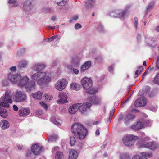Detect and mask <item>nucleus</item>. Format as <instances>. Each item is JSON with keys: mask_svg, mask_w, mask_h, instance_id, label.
Listing matches in <instances>:
<instances>
[{"mask_svg": "<svg viewBox=\"0 0 159 159\" xmlns=\"http://www.w3.org/2000/svg\"><path fill=\"white\" fill-rule=\"evenodd\" d=\"M45 97L46 99L47 100H51L52 98V97L50 94H46L45 96Z\"/></svg>", "mask_w": 159, "mask_h": 159, "instance_id": "obj_50", "label": "nucleus"}, {"mask_svg": "<svg viewBox=\"0 0 159 159\" xmlns=\"http://www.w3.org/2000/svg\"><path fill=\"white\" fill-rule=\"evenodd\" d=\"M69 0H63L61 2H57V4L58 5L61 6H65L68 2Z\"/></svg>", "mask_w": 159, "mask_h": 159, "instance_id": "obj_39", "label": "nucleus"}, {"mask_svg": "<svg viewBox=\"0 0 159 159\" xmlns=\"http://www.w3.org/2000/svg\"><path fill=\"white\" fill-rule=\"evenodd\" d=\"M115 111V109H112V110H111V111H110L109 118L108 119H107L105 121H106V122H108V121H109V122H110L111 121V119H112V116H113V115Z\"/></svg>", "mask_w": 159, "mask_h": 159, "instance_id": "obj_35", "label": "nucleus"}, {"mask_svg": "<svg viewBox=\"0 0 159 159\" xmlns=\"http://www.w3.org/2000/svg\"><path fill=\"white\" fill-rule=\"evenodd\" d=\"M58 139L57 135L51 136L48 138V141L50 142L55 141Z\"/></svg>", "mask_w": 159, "mask_h": 159, "instance_id": "obj_37", "label": "nucleus"}, {"mask_svg": "<svg viewBox=\"0 0 159 159\" xmlns=\"http://www.w3.org/2000/svg\"><path fill=\"white\" fill-rule=\"evenodd\" d=\"M10 70L11 72H14L16 71V67L15 66H13L10 68Z\"/></svg>", "mask_w": 159, "mask_h": 159, "instance_id": "obj_61", "label": "nucleus"}, {"mask_svg": "<svg viewBox=\"0 0 159 159\" xmlns=\"http://www.w3.org/2000/svg\"><path fill=\"white\" fill-rule=\"evenodd\" d=\"M97 90L94 89H91L86 91V92L90 94H93L96 93Z\"/></svg>", "mask_w": 159, "mask_h": 159, "instance_id": "obj_40", "label": "nucleus"}, {"mask_svg": "<svg viewBox=\"0 0 159 159\" xmlns=\"http://www.w3.org/2000/svg\"><path fill=\"white\" fill-rule=\"evenodd\" d=\"M141 154L143 156H144L146 157H152V154L151 153H149L146 152H143L141 153Z\"/></svg>", "mask_w": 159, "mask_h": 159, "instance_id": "obj_42", "label": "nucleus"}, {"mask_svg": "<svg viewBox=\"0 0 159 159\" xmlns=\"http://www.w3.org/2000/svg\"><path fill=\"white\" fill-rule=\"evenodd\" d=\"M67 81L66 79L63 78L59 80L55 84L56 88L59 91L63 90L66 86Z\"/></svg>", "mask_w": 159, "mask_h": 159, "instance_id": "obj_6", "label": "nucleus"}, {"mask_svg": "<svg viewBox=\"0 0 159 159\" xmlns=\"http://www.w3.org/2000/svg\"><path fill=\"white\" fill-rule=\"evenodd\" d=\"M57 37V35H55L51 37L50 38H48L47 39H46L45 40L46 42H50L51 41L55 39H56Z\"/></svg>", "mask_w": 159, "mask_h": 159, "instance_id": "obj_46", "label": "nucleus"}, {"mask_svg": "<svg viewBox=\"0 0 159 159\" xmlns=\"http://www.w3.org/2000/svg\"><path fill=\"white\" fill-rule=\"evenodd\" d=\"M95 59L99 62H101L102 61V58L101 56H98L96 57Z\"/></svg>", "mask_w": 159, "mask_h": 159, "instance_id": "obj_54", "label": "nucleus"}, {"mask_svg": "<svg viewBox=\"0 0 159 159\" xmlns=\"http://www.w3.org/2000/svg\"><path fill=\"white\" fill-rule=\"evenodd\" d=\"M38 115H41L43 113V111L40 109H38L36 111Z\"/></svg>", "mask_w": 159, "mask_h": 159, "instance_id": "obj_60", "label": "nucleus"}, {"mask_svg": "<svg viewBox=\"0 0 159 159\" xmlns=\"http://www.w3.org/2000/svg\"><path fill=\"white\" fill-rule=\"evenodd\" d=\"M109 14L110 16L115 18H118V9L113 10L110 11Z\"/></svg>", "mask_w": 159, "mask_h": 159, "instance_id": "obj_33", "label": "nucleus"}, {"mask_svg": "<svg viewBox=\"0 0 159 159\" xmlns=\"http://www.w3.org/2000/svg\"><path fill=\"white\" fill-rule=\"evenodd\" d=\"M122 140L124 144L126 146H129V135L127 134L123 137Z\"/></svg>", "mask_w": 159, "mask_h": 159, "instance_id": "obj_26", "label": "nucleus"}, {"mask_svg": "<svg viewBox=\"0 0 159 159\" xmlns=\"http://www.w3.org/2000/svg\"><path fill=\"white\" fill-rule=\"evenodd\" d=\"M28 61L26 60H23L19 62L18 66L20 68H25L27 66Z\"/></svg>", "mask_w": 159, "mask_h": 159, "instance_id": "obj_30", "label": "nucleus"}, {"mask_svg": "<svg viewBox=\"0 0 159 159\" xmlns=\"http://www.w3.org/2000/svg\"><path fill=\"white\" fill-rule=\"evenodd\" d=\"M73 72L75 74L77 75L78 74L79 72V70L78 69L75 68L73 69Z\"/></svg>", "mask_w": 159, "mask_h": 159, "instance_id": "obj_58", "label": "nucleus"}, {"mask_svg": "<svg viewBox=\"0 0 159 159\" xmlns=\"http://www.w3.org/2000/svg\"><path fill=\"white\" fill-rule=\"evenodd\" d=\"M29 80V78L27 76H25L21 78L17 83L18 86L21 87H25V85Z\"/></svg>", "mask_w": 159, "mask_h": 159, "instance_id": "obj_18", "label": "nucleus"}, {"mask_svg": "<svg viewBox=\"0 0 159 159\" xmlns=\"http://www.w3.org/2000/svg\"><path fill=\"white\" fill-rule=\"evenodd\" d=\"M78 18L79 17L78 16L75 15L72 17V19L71 20H70V22H72L73 21H75L78 19Z\"/></svg>", "mask_w": 159, "mask_h": 159, "instance_id": "obj_53", "label": "nucleus"}, {"mask_svg": "<svg viewBox=\"0 0 159 159\" xmlns=\"http://www.w3.org/2000/svg\"><path fill=\"white\" fill-rule=\"evenodd\" d=\"M129 9V6L127 5L125 9H118V18L124 19L126 16L127 13Z\"/></svg>", "mask_w": 159, "mask_h": 159, "instance_id": "obj_11", "label": "nucleus"}, {"mask_svg": "<svg viewBox=\"0 0 159 159\" xmlns=\"http://www.w3.org/2000/svg\"><path fill=\"white\" fill-rule=\"evenodd\" d=\"M69 159H76L78 157V154L76 151L74 150H71L69 153Z\"/></svg>", "mask_w": 159, "mask_h": 159, "instance_id": "obj_27", "label": "nucleus"}, {"mask_svg": "<svg viewBox=\"0 0 159 159\" xmlns=\"http://www.w3.org/2000/svg\"><path fill=\"white\" fill-rule=\"evenodd\" d=\"M4 97L12 102L11 98V91L9 90H6L5 92Z\"/></svg>", "mask_w": 159, "mask_h": 159, "instance_id": "obj_31", "label": "nucleus"}, {"mask_svg": "<svg viewBox=\"0 0 159 159\" xmlns=\"http://www.w3.org/2000/svg\"><path fill=\"white\" fill-rule=\"evenodd\" d=\"M63 157V153L60 152H57L55 155V159H62Z\"/></svg>", "mask_w": 159, "mask_h": 159, "instance_id": "obj_34", "label": "nucleus"}, {"mask_svg": "<svg viewBox=\"0 0 159 159\" xmlns=\"http://www.w3.org/2000/svg\"><path fill=\"white\" fill-rule=\"evenodd\" d=\"M135 117V116L132 114H130V121L133 120Z\"/></svg>", "mask_w": 159, "mask_h": 159, "instance_id": "obj_59", "label": "nucleus"}, {"mask_svg": "<svg viewBox=\"0 0 159 159\" xmlns=\"http://www.w3.org/2000/svg\"><path fill=\"white\" fill-rule=\"evenodd\" d=\"M40 104L43 107L44 109L47 110L48 108V107L47 105L44 103L43 102H40Z\"/></svg>", "mask_w": 159, "mask_h": 159, "instance_id": "obj_51", "label": "nucleus"}, {"mask_svg": "<svg viewBox=\"0 0 159 159\" xmlns=\"http://www.w3.org/2000/svg\"><path fill=\"white\" fill-rule=\"evenodd\" d=\"M113 65H111V66H110L108 68V71L111 73H112L113 72Z\"/></svg>", "mask_w": 159, "mask_h": 159, "instance_id": "obj_56", "label": "nucleus"}, {"mask_svg": "<svg viewBox=\"0 0 159 159\" xmlns=\"http://www.w3.org/2000/svg\"><path fill=\"white\" fill-rule=\"evenodd\" d=\"M42 93L41 92L38 91L36 93H33L32 95L35 99L40 100L42 98Z\"/></svg>", "mask_w": 159, "mask_h": 159, "instance_id": "obj_29", "label": "nucleus"}, {"mask_svg": "<svg viewBox=\"0 0 159 159\" xmlns=\"http://www.w3.org/2000/svg\"><path fill=\"white\" fill-rule=\"evenodd\" d=\"M140 156L139 155H135L133 157L132 159H139Z\"/></svg>", "mask_w": 159, "mask_h": 159, "instance_id": "obj_63", "label": "nucleus"}, {"mask_svg": "<svg viewBox=\"0 0 159 159\" xmlns=\"http://www.w3.org/2000/svg\"><path fill=\"white\" fill-rule=\"evenodd\" d=\"M76 142L75 138L73 136L70 137V144L71 146H73L75 145Z\"/></svg>", "mask_w": 159, "mask_h": 159, "instance_id": "obj_38", "label": "nucleus"}, {"mask_svg": "<svg viewBox=\"0 0 159 159\" xmlns=\"http://www.w3.org/2000/svg\"><path fill=\"white\" fill-rule=\"evenodd\" d=\"M25 52V49L24 48L21 49L19 52V53L22 54H24Z\"/></svg>", "mask_w": 159, "mask_h": 159, "instance_id": "obj_57", "label": "nucleus"}, {"mask_svg": "<svg viewBox=\"0 0 159 159\" xmlns=\"http://www.w3.org/2000/svg\"><path fill=\"white\" fill-rule=\"evenodd\" d=\"M27 99V96L25 93L20 91H16L13 98L14 101L17 102H22Z\"/></svg>", "mask_w": 159, "mask_h": 159, "instance_id": "obj_4", "label": "nucleus"}, {"mask_svg": "<svg viewBox=\"0 0 159 159\" xmlns=\"http://www.w3.org/2000/svg\"><path fill=\"white\" fill-rule=\"evenodd\" d=\"M138 139V138L137 136L130 135V146L133 145L134 142Z\"/></svg>", "mask_w": 159, "mask_h": 159, "instance_id": "obj_32", "label": "nucleus"}, {"mask_svg": "<svg viewBox=\"0 0 159 159\" xmlns=\"http://www.w3.org/2000/svg\"><path fill=\"white\" fill-rule=\"evenodd\" d=\"M154 3L153 2H151L148 6L147 7V10H148L152 9L153 8V7L154 5Z\"/></svg>", "mask_w": 159, "mask_h": 159, "instance_id": "obj_49", "label": "nucleus"}, {"mask_svg": "<svg viewBox=\"0 0 159 159\" xmlns=\"http://www.w3.org/2000/svg\"><path fill=\"white\" fill-rule=\"evenodd\" d=\"M78 109L79 111L83 114H86L88 111L89 108L91 106V103L89 102H85L83 104L79 103Z\"/></svg>", "mask_w": 159, "mask_h": 159, "instance_id": "obj_7", "label": "nucleus"}, {"mask_svg": "<svg viewBox=\"0 0 159 159\" xmlns=\"http://www.w3.org/2000/svg\"><path fill=\"white\" fill-rule=\"evenodd\" d=\"M143 70V66H141L139 67V69L137 70L135 72V77L139 76Z\"/></svg>", "mask_w": 159, "mask_h": 159, "instance_id": "obj_36", "label": "nucleus"}, {"mask_svg": "<svg viewBox=\"0 0 159 159\" xmlns=\"http://www.w3.org/2000/svg\"><path fill=\"white\" fill-rule=\"evenodd\" d=\"M157 67L159 69V57L157 58V64H156Z\"/></svg>", "mask_w": 159, "mask_h": 159, "instance_id": "obj_64", "label": "nucleus"}, {"mask_svg": "<svg viewBox=\"0 0 159 159\" xmlns=\"http://www.w3.org/2000/svg\"><path fill=\"white\" fill-rule=\"evenodd\" d=\"M71 131L77 139L83 140L87 134L86 129L82 125L74 123L71 126Z\"/></svg>", "mask_w": 159, "mask_h": 159, "instance_id": "obj_2", "label": "nucleus"}, {"mask_svg": "<svg viewBox=\"0 0 159 159\" xmlns=\"http://www.w3.org/2000/svg\"><path fill=\"white\" fill-rule=\"evenodd\" d=\"M21 78V75L20 73H15L13 72L10 73L8 75V78L9 80L12 83L16 84Z\"/></svg>", "mask_w": 159, "mask_h": 159, "instance_id": "obj_8", "label": "nucleus"}, {"mask_svg": "<svg viewBox=\"0 0 159 159\" xmlns=\"http://www.w3.org/2000/svg\"><path fill=\"white\" fill-rule=\"evenodd\" d=\"M78 103L73 105L69 107V112L71 114H75L78 110Z\"/></svg>", "mask_w": 159, "mask_h": 159, "instance_id": "obj_21", "label": "nucleus"}, {"mask_svg": "<svg viewBox=\"0 0 159 159\" xmlns=\"http://www.w3.org/2000/svg\"><path fill=\"white\" fill-rule=\"evenodd\" d=\"M32 80H29L27 84L25 85V88L26 91L28 92H30L34 91L36 89V84L35 82L36 81Z\"/></svg>", "mask_w": 159, "mask_h": 159, "instance_id": "obj_10", "label": "nucleus"}, {"mask_svg": "<svg viewBox=\"0 0 159 159\" xmlns=\"http://www.w3.org/2000/svg\"><path fill=\"white\" fill-rule=\"evenodd\" d=\"M150 140V138L148 137H146L144 138L143 139H142V141H148Z\"/></svg>", "mask_w": 159, "mask_h": 159, "instance_id": "obj_62", "label": "nucleus"}, {"mask_svg": "<svg viewBox=\"0 0 159 159\" xmlns=\"http://www.w3.org/2000/svg\"><path fill=\"white\" fill-rule=\"evenodd\" d=\"M46 66L45 64L39 62L34 63L31 66L32 70L37 72L31 75V78L36 81L39 85L46 84L51 81V77L47 75L46 72L42 71Z\"/></svg>", "mask_w": 159, "mask_h": 159, "instance_id": "obj_1", "label": "nucleus"}, {"mask_svg": "<svg viewBox=\"0 0 159 159\" xmlns=\"http://www.w3.org/2000/svg\"><path fill=\"white\" fill-rule=\"evenodd\" d=\"M30 113V110L28 109L24 108H21L19 111V114L20 116H25Z\"/></svg>", "mask_w": 159, "mask_h": 159, "instance_id": "obj_23", "label": "nucleus"}, {"mask_svg": "<svg viewBox=\"0 0 159 159\" xmlns=\"http://www.w3.org/2000/svg\"><path fill=\"white\" fill-rule=\"evenodd\" d=\"M71 62L75 65H78L79 64L81 58L78 56L74 55L71 56Z\"/></svg>", "mask_w": 159, "mask_h": 159, "instance_id": "obj_22", "label": "nucleus"}, {"mask_svg": "<svg viewBox=\"0 0 159 159\" xmlns=\"http://www.w3.org/2000/svg\"><path fill=\"white\" fill-rule=\"evenodd\" d=\"M81 84L84 89L88 90L92 87L93 81L90 78L85 77L81 79Z\"/></svg>", "mask_w": 159, "mask_h": 159, "instance_id": "obj_5", "label": "nucleus"}, {"mask_svg": "<svg viewBox=\"0 0 159 159\" xmlns=\"http://www.w3.org/2000/svg\"><path fill=\"white\" fill-rule=\"evenodd\" d=\"M9 126V124L7 120H2L0 122V126L3 130L8 128Z\"/></svg>", "mask_w": 159, "mask_h": 159, "instance_id": "obj_25", "label": "nucleus"}, {"mask_svg": "<svg viewBox=\"0 0 159 159\" xmlns=\"http://www.w3.org/2000/svg\"><path fill=\"white\" fill-rule=\"evenodd\" d=\"M154 82L155 84L159 85V73L155 77Z\"/></svg>", "mask_w": 159, "mask_h": 159, "instance_id": "obj_44", "label": "nucleus"}, {"mask_svg": "<svg viewBox=\"0 0 159 159\" xmlns=\"http://www.w3.org/2000/svg\"><path fill=\"white\" fill-rule=\"evenodd\" d=\"M147 99L144 97H141L136 100L134 103L136 107L144 106L146 104Z\"/></svg>", "mask_w": 159, "mask_h": 159, "instance_id": "obj_13", "label": "nucleus"}, {"mask_svg": "<svg viewBox=\"0 0 159 159\" xmlns=\"http://www.w3.org/2000/svg\"><path fill=\"white\" fill-rule=\"evenodd\" d=\"M51 121L54 124L57 125H60V123L57 122L56 119L52 118L51 119Z\"/></svg>", "mask_w": 159, "mask_h": 159, "instance_id": "obj_52", "label": "nucleus"}, {"mask_svg": "<svg viewBox=\"0 0 159 159\" xmlns=\"http://www.w3.org/2000/svg\"><path fill=\"white\" fill-rule=\"evenodd\" d=\"M141 147L143 148H146L152 150H155L157 147V144L154 142H149L146 143H143Z\"/></svg>", "mask_w": 159, "mask_h": 159, "instance_id": "obj_15", "label": "nucleus"}, {"mask_svg": "<svg viewBox=\"0 0 159 159\" xmlns=\"http://www.w3.org/2000/svg\"><path fill=\"white\" fill-rule=\"evenodd\" d=\"M138 21V18L136 17H134V27H135V28L136 29H137V28Z\"/></svg>", "mask_w": 159, "mask_h": 159, "instance_id": "obj_48", "label": "nucleus"}, {"mask_svg": "<svg viewBox=\"0 0 159 159\" xmlns=\"http://www.w3.org/2000/svg\"><path fill=\"white\" fill-rule=\"evenodd\" d=\"M122 120L125 125H129V112L126 113L124 115L121 114L119 115L118 120V123L119 124H120Z\"/></svg>", "mask_w": 159, "mask_h": 159, "instance_id": "obj_9", "label": "nucleus"}, {"mask_svg": "<svg viewBox=\"0 0 159 159\" xmlns=\"http://www.w3.org/2000/svg\"><path fill=\"white\" fill-rule=\"evenodd\" d=\"M96 0H86L85 7L87 10H90L93 7Z\"/></svg>", "mask_w": 159, "mask_h": 159, "instance_id": "obj_19", "label": "nucleus"}, {"mask_svg": "<svg viewBox=\"0 0 159 159\" xmlns=\"http://www.w3.org/2000/svg\"><path fill=\"white\" fill-rule=\"evenodd\" d=\"M98 31L100 32H102L103 31V27L102 25L100 23L98 25V26L97 28Z\"/></svg>", "mask_w": 159, "mask_h": 159, "instance_id": "obj_43", "label": "nucleus"}, {"mask_svg": "<svg viewBox=\"0 0 159 159\" xmlns=\"http://www.w3.org/2000/svg\"><path fill=\"white\" fill-rule=\"evenodd\" d=\"M91 62L90 61H87L85 62L81 66L80 71L81 72H84L88 69L91 66Z\"/></svg>", "mask_w": 159, "mask_h": 159, "instance_id": "obj_24", "label": "nucleus"}, {"mask_svg": "<svg viewBox=\"0 0 159 159\" xmlns=\"http://www.w3.org/2000/svg\"><path fill=\"white\" fill-rule=\"evenodd\" d=\"M58 97L60 99L57 101L58 103H64L68 102L67 100L68 98L67 96L66 93L64 92H60L59 94Z\"/></svg>", "mask_w": 159, "mask_h": 159, "instance_id": "obj_12", "label": "nucleus"}, {"mask_svg": "<svg viewBox=\"0 0 159 159\" xmlns=\"http://www.w3.org/2000/svg\"><path fill=\"white\" fill-rule=\"evenodd\" d=\"M12 102L7 99L3 96L0 98V116L3 118L6 117L8 115V113L6 109L2 108H8L9 107V103H12Z\"/></svg>", "mask_w": 159, "mask_h": 159, "instance_id": "obj_3", "label": "nucleus"}, {"mask_svg": "<svg viewBox=\"0 0 159 159\" xmlns=\"http://www.w3.org/2000/svg\"><path fill=\"white\" fill-rule=\"evenodd\" d=\"M143 121L144 124V128L147 126H149L150 125L151 122L148 120H142Z\"/></svg>", "mask_w": 159, "mask_h": 159, "instance_id": "obj_47", "label": "nucleus"}, {"mask_svg": "<svg viewBox=\"0 0 159 159\" xmlns=\"http://www.w3.org/2000/svg\"><path fill=\"white\" fill-rule=\"evenodd\" d=\"M33 0H26L24 3L23 9L25 11H29L33 7Z\"/></svg>", "mask_w": 159, "mask_h": 159, "instance_id": "obj_14", "label": "nucleus"}, {"mask_svg": "<svg viewBox=\"0 0 159 159\" xmlns=\"http://www.w3.org/2000/svg\"><path fill=\"white\" fill-rule=\"evenodd\" d=\"M81 27L82 26L79 23L76 24L75 26V28L76 30L80 29Z\"/></svg>", "mask_w": 159, "mask_h": 159, "instance_id": "obj_55", "label": "nucleus"}, {"mask_svg": "<svg viewBox=\"0 0 159 159\" xmlns=\"http://www.w3.org/2000/svg\"><path fill=\"white\" fill-rule=\"evenodd\" d=\"M143 121L141 120L138 121L137 123L131 127V128L135 130H139L144 128Z\"/></svg>", "mask_w": 159, "mask_h": 159, "instance_id": "obj_17", "label": "nucleus"}, {"mask_svg": "<svg viewBox=\"0 0 159 159\" xmlns=\"http://www.w3.org/2000/svg\"><path fill=\"white\" fill-rule=\"evenodd\" d=\"M120 157L121 159H129V155L128 154L125 153L121 155Z\"/></svg>", "mask_w": 159, "mask_h": 159, "instance_id": "obj_45", "label": "nucleus"}, {"mask_svg": "<svg viewBox=\"0 0 159 159\" xmlns=\"http://www.w3.org/2000/svg\"><path fill=\"white\" fill-rule=\"evenodd\" d=\"M31 148L32 152L34 154L38 155L41 152L43 148L39 147L37 144H35L33 145Z\"/></svg>", "mask_w": 159, "mask_h": 159, "instance_id": "obj_16", "label": "nucleus"}, {"mask_svg": "<svg viewBox=\"0 0 159 159\" xmlns=\"http://www.w3.org/2000/svg\"><path fill=\"white\" fill-rule=\"evenodd\" d=\"M151 67L150 66L148 69L146 70L145 72L142 75V80L144 79V77L146 76L147 74L149 73L151 70Z\"/></svg>", "mask_w": 159, "mask_h": 159, "instance_id": "obj_41", "label": "nucleus"}, {"mask_svg": "<svg viewBox=\"0 0 159 159\" xmlns=\"http://www.w3.org/2000/svg\"><path fill=\"white\" fill-rule=\"evenodd\" d=\"M88 99L89 101L94 104H98L100 102V98L95 96H90L89 97Z\"/></svg>", "mask_w": 159, "mask_h": 159, "instance_id": "obj_20", "label": "nucleus"}, {"mask_svg": "<svg viewBox=\"0 0 159 159\" xmlns=\"http://www.w3.org/2000/svg\"><path fill=\"white\" fill-rule=\"evenodd\" d=\"M70 87L71 89L75 90H79L81 88V86L79 84L75 82L72 83L70 85Z\"/></svg>", "mask_w": 159, "mask_h": 159, "instance_id": "obj_28", "label": "nucleus"}]
</instances>
